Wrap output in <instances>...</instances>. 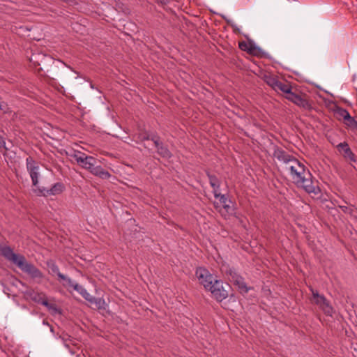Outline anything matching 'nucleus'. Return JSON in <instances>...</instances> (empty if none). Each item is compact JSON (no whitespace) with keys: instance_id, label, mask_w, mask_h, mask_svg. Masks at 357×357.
I'll return each instance as SVG.
<instances>
[{"instance_id":"nucleus-26","label":"nucleus","mask_w":357,"mask_h":357,"mask_svg":"<svg viewBox=\"0 0 357 357\" xmlns=\"http://www.w3.org/2000/svg\"><path fill=\"white\" fill-rule=\"evenodd\" d=\"M0 109H1V110H3V106H2V105H1V103H0Z\"/></svg>"},{"instance_id":"nucleus-17","label":"nucleus","mask_w":357,"mask_h":357,"mask_svg":"<svg viewBox=\"0 0 357 357\" xmlns=\"http://www.w3.org/2000/svg\"><path fill=\"white\" fill-rule=\"evenodd\" d=\"M264 81L268 86L275 90L276 87L278 86V84L280 80L275 76L269 75L264 76Z\"/></svg>"},{"instance_id":"nucleus-24","label":"nucleus","mask_w":357,"mask_h":357,"mask_svg":"<svg viewBox=\"0 0 357 357\" xmlns=\"http://www.w3.org/2000/svg\"><path fill=\"white\" fill-rule=\"evenodd\" d=\"M170 0H158V3L160 1L162 4H166L168 3Z\"/></svg>"},{"instance_id":"nucleus-2","label":"nucleus","mask_w":357,"mask_h":357,"mask_svg":"<svg viewBox=\"0 0 357 357\" xmlns=\"http://www.w3.org/2000/svg\"><path fill=\"white\" fill-rule=\"evenodd\" d=\"M0 255L7 260L15 264L22 271L28 274L32 279L40 283L44 278L43 273L33 264L29 263L25 257L15 254L10 246H3L0 248Z\"/></svg>"},{"instance_id":"nucleus-4","label":"nucleus","mask_w":357,"mask_h":357,"mask_svg":"<svg viewBox=\"0 0 357 357\" xmlns=\"http://www.w3.org/2000/svg\"><path fill=\"white\" fill-rule=\"evenodd\" d=\"M26 295L33 301L45 306L50 311L54 312H58L59 311L55 304L48 302L46 295L43 292H37L33 290H30L26 292Z\"/></svg>"},{"instance_id":"nucleus-10","label":"nucleus","mask_w":357,"mask_h":357,"mask_svg":"<svg viewBox=\"0 0 357 357\" xmlns=\"http://www.w3.org/2000/svg\"><path fill=\"white\" fill-rule=\"evenodd\" d=\"M65 189V186L62 183H54L52 187L50 189L45 188H38L36 191H38V195L40 196H50V195H56L61 194Z\"/></svg>"},{"instance_id":"nucleus-15","label":"nucleus","mask_w":357,"mask_h":357,"mask_svg":"<svg viewBox=\"0 0 357 357\" xmlns=\"http://www.w3.org/2000/svg\"><path fill=\"white\" fill-rule=\"evenodd\" d=\"M208 176L210 185L213 189V192L214 197L215 198H218L219 195L218 194V192L220 191V181L218 179V178L215 176L208 174Z\"/></svg>"},{"instance_id":"nucleus-19","label":"nucleus","mask_w":357,"mask_h":357,"mask_svg":"<svg viewBox=\"0 0 357 357\" xmlns=\"http://www.w3.org/2000/svg\"><path fill=\"white\" fill-rule=\"evenodd\" d=\"M158 154L165 158H170L171 153L168 149L158 142Z\"/></svg>"},{"instance_id":"nucleus-6","label":"nucleus","mask_w":357,"mask_h":357,"mask_svg":"<svg viewBox=\"0 0 357 357\" xmlns=\"http://www.w3.org/2000/svg\"><path fill=\"white\" fill-rule=\"evenodd\" d=\"M312 294V302L316 304L326 314L331 316L333 309L324 295H321L317 291L310 289Z\"/></svg>"},{"instance_id":"nucleus-27","label":"nucleus","mask_w":357,"mask_h":357,"mask_svg":"<svg viewBox=\"0 0 357 357\" xmlns=\"http://www.w3.org/2000/svg\"><path fill=\"white\" fill-rule=\"evenodd\" d=\"M152 142H153V143L155 145H156V141H155V140H153V139H152Z\"/></svg>"},{"instance_id":"nucleus-9","label":"nucleus","mask_w":357,"mask_h":357,"mask_svg":"<svg viewBox=\"0 0 357 357\" xmlns=\"http://www.w3.org/2000/svg\"><path fill=\"white\" fill-rule=\"evenodd\" d=\"M70 156L73 158L77 163L83 169H87L92 165V162H95V158L91 155H86L85 153L73 151V153L70 154Z\"/></svg>"},{"instance_id":"nucleus-21","label":"nucleus","mask_w":357,"mask_h":357,"mask_svg":"<svg viewBox=\"0 0 357 357\" xmlns=\"http://www.w3.org/2000/svg\"><path fill=\"white\" fill-rule=\"evenodd\" d=\"M337 114L338 115L342 117L344 121L349 118V116H350V114L349 113V112L344 109H340L338 111H337Z\"/></svg>"},{"instance_id":"nucleus-25","label":"nucleus","mask_w":357,"mask_h":357,"mask_svg":"<svg viewBox=\"0 0 357 357\" xmlns=\"http://www.w3.org/2000/svg\"><path fill=\"white\" fill-rule=\"evenodd\" d=\"M142 139L149 141V135H147V136H144V137H142Z\"/></svg>"},{"instance_id":"nucleus-16","label":"nucleus","mask_w":357,"mask_h":357,"mask_svg":"<svg viewBox=\"0 0 357 357\" xmlns=\"http://www.w3.org/2000/svg\"><path fill=\"white\" fill-rule=\"evenodd\" d=\"M218 194L219 195L218 199H219L220 203L222 205L224 208L227 212H229L231 210V200L229 199L228 197L225 195H222L220 192V191L218 192Z\"/></svg>"},{"instance_id":"nucleus-5","label":"nucleus","mask_w":357,"mask_h":357,"mask_svg":"<svg viewBox=\"0 0 357 357\" xmlns=\"http://www.w3.org/2000/svg\"><path fill=\"white\" fill-rule=\"evenodd\" d=\"M74 290L79 293L82 297L88 301L90 303L94 304L98 310L105 309V302L102 298H95L91 296L86 289L82 285L75 284Z\"/></svg>"},{"instance_id":"nucleus-18","label":"nucleus","mask_w":357,"mask_h":357,"mask_svg":"<svg viewBox=\"0 0 357 357\" xmlns=\"http://www.w3.org/2000/svg\"><path fill=\"white\" fill-rule=\"evenodd\" d=\"M278 85V86H277L275 89V91H282L284 93L286 96H287L291 91V86L288 84L279 81Z\"/></svg>"},{"instance_id":"nucleus-22","label":"nucleus","mask_w":357,"mask_h":357,"mask_svg":"<svg viewBox=\"0 0 357 357\" xmlns=\"http://www.w3.org/2000/svg\"><path fill=\"white\" fill-rule=\"evenodd\" d=\"M40 56V54H33L30 58V61L33 63L36 66H40V63L38 62V57ZM41 56H43L41 55Z\"/></svg>"},{"instance_id":"nucleus-13","label":"nucleus","mask_w":357,"mask_h":357,"mask_svg":"<svg viewBox=\"0 0 357 357\" xmlns=\"http://www.w3.org/2000/svg\"><path fill=\"white\" fill-rule=\"evenodd\" d=\"M337 148L340 151H343V156L345 158L349 159L351 162L356 161L355 155L353 153V152L351 151V149L349 146V144L347 142H344L340 143L337 146Z\"/></svg>"},{"instance_id":"nucleus-12","label":"nucleus","mask_w":357,"mask_h":357,"mask_svg":"<svg viewBox=\"0 0 357 357\" xmlns=\"http://www.w3.org/2000/svg\"><path fill=\"white\" fill-rule=\"evenodd\" d=\"M285 97L287 100L291 101L299 107L304 108L308 107L307 101L303 98L300 95L294 93L292 91Z\"/></svg>"},{"instance_id":"nucleus-8","label":"nucleus","mask_w":357,"mask_h":357,"mask_svg":"<svg viewBox=\"0 0 357 357\" xmlns=\"http://www.w3.org/2000/svg\"><path fill=\"white\" fill-rule=\"evenodd\" d=\"M47 266L50 269V273L52 275H57L59 280L62 282V284L64 287H73L74 289L75 284H78L77 283L73 281L70 278L62 274L59 271V266L54 261H47Z\"/></svg>"},{"instance_id":"nucleus-23","label":"nucleus","mask_w":357,"mask_h":357,"mask_svg":"<svg viewBox=\"0 0 357 357\" xmlns=\"http://www.w3.org/2000/svg\"><path fill=\"white\" fill-rule=\"evenodd\" d=\"M0 148H3L5 150H8V148L6 146V142L4 139L0 136Z\"/></svg>"},{"instance_id":"nucleus-14","label":"nucleus","mask_w":357,"mask_h":357,"mask_svg":"<svg viewBox=\"0 0 357 357\" xmlns=\"http://www.w3.org/2000/svg\"><path fill=\"white\" fill-rule=\"evenodd\" d=\"M232 281L235 284H236L242 293H248L249 291V288L247 287L243 279L234 273V275H232Z\"/></svg>"},{"instance_id":"nucleus-3","label":"nucleus","mask_w":357,"mask_h":357,"mask_svg":"<svg viewBox=\"0 0 357 357\" xmlns=\"http://www.w3.org/2000/svg\"><path fill=\"white\" fill-rule=\"evenodd\" d=\"M196 276L199 282L211 292L218 301H222L227 297V292L224 289L222 282L214 280L207 269L202 267L197 268Z\"/></svg>"},{"instance_id":"nucleus-20","label":"nucleus","mask_w":357,"mask_h":357,"mask_svg":"<svg viewBox=\"0 0 357 357\" xmlns=\"http://www.w3.org/2000/svg\"><path fill=\"white\" fill-rule=\"evenodd\" d=\"M344 123L350 128L357 129V121L355 120V119L353 118L351 115L349 116V118L344 121Z\"/></svg>"},{"instance_id":"nucleus-7","label":"nucleus","mask_w":357,"mask_h":357,"mask_svg":"<svg viewBox=\"0 0 357 357\" xmlns=\"http://www.w3.org/2000/svg\"><path fill=\"white\" fill-rule=\"evenodd\" d=\"M26 167L31 177L32 185L37 187L40 176V167L38 162L32 157L29 156L26 159Z\"/></svg>"},{"instance_id":"nucleus-1","label":"nucleus","mask_w":357,"mask_h":357,"mask_svg":"<svg viewBox=\"0 0 357 357\" xmlns=\"http://www.w3.org/2000/svg\"><path fill=\"white\" fill-rule=\"evenodd\" d=\"M273 156L284 164V171L289 174L296 186L309 194L318 195L320 192L319 186L312 181L310 170L296 158L279 148L275 149Z\"/></svg>"},{"instance_id":"nucleus-11","label":"nucleus","mask_w":357,"mask_h":357,"mask_svg":"<svg viewBox=\"0 0 357 357\" xmlns=\"http://www.w3.org/2000/svg\"><path fill=\"white\" fill-rule=\"evenodd\" d=\"M98 161L95 158V162H92V165L88 168V170L93 175L98 176L102 179H108L111 177V174L104 169L101 166L98 165Z\"/></svg>"}]
</instances>
